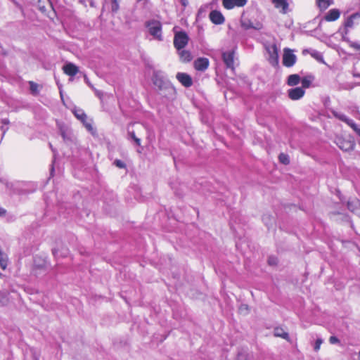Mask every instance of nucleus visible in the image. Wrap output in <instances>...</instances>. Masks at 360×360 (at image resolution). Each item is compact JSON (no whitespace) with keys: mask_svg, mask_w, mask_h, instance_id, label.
Returning a JSON list of instances; mask_svg holds the SVG:
<instances>
[{"mask_svg":"<svg viewBox=\"0 0 360 360\" xmlns=\"http://www.w3.org/2000/svg\"><path fill=\"white\" fill-rule=\"evenodd\" d=\"M146 26L148 28V32L153 37L154 39L158 41L162 40V25L160 22L158 20L148 21L146 24Z\"/></svg>","mask_w":360,"mask_h":360,"instance_id":"1","label":"nucleus"},{"mask_svg":"<svg viewBox=\"0 0 360 360\" xmlns=\"http://www.w3.org/2000/svg\"><path fill=\"white\" fill-rule=\"evenodd\" d=\"M266 50L269 54L268 60L273 65L276 66L278 64V49L275 44H271L266 46Z\"/></svg>","mask_w":360,"mask_h":360,"instance_id":"2","label":"nucleus"},{"mask_svg":"<svg viewBox=\"0 0 360 360\" xmlns=\"http://www.w3.org/2000/svg\"><path fill=\"white\" fill-rule=\"evenodd\" d=\"M188 41V37L185 32H176L174 38V47L180 51L184 48Z\"/></svg>","mask_w":360,"mask_h":360,"instance_id":"3","label":"nucleus"},{"mask_svg":"<svg viewBox=\"0 0 360 360\" xmlns=\"http://www.w3.org/2000/svg\"><path fill=\"white\" fill-rule=\"evenodd\" d=\"M72 111L75 116L83 123L86 129L89 131L94 133V129L91 125V122L87 120L86 115L84 110L79 108H75L72 109Z\"/></svg>","mask_w":360,"mask_h":360,"instance_id":"4","label":"nucleus"},{"mask_svg":"<svg viewBox=\"0 0 360 360\" xmlns=\"http://www.w3.org/2000/svg\"><path fill=\"white\" fill-rule=\"evenodd\" d=\"M335 143L344 151L352 150L354 146V142L351 138L347 139L342 136H338L335 139Z\"/></svg>","mask_w":360,"mask_h":360,"instance_id":"5","label":"nucleus"},{"mask_svg":"<svg viewBox=\"0 0 360 360\" xmlns=\"http://www.w3.org/2000/svg\"><path fill=\"white\" fill-rule=\"evenodd\" d=\"M297 60L296 56L292 53L290 49H284L283 56V64L285 67H292L294 65Z\"/></svg>","mask_w":360,"mask_h":360,"instance_id":"6","label":"nucleus"},{"mask_svg":"<svg viewBox=\"0 0 360 360\" xmlns=\"http://www.w3.org/2000/svg\"><path fill=\"white\" fill-rule=\"evenodd\" d=\"M291 2L290 0H272L274 7L282 14H286L290 11L289 5Z\"/></svg>","mask_w":360,"mask_h":360,"instance_id":"7","label":"nucleus"},{"mask_svg":"<svg viewBox=\"0 0 360 360\" xmlns=\"http://www.w3.org/2000/svg\"><path fill=\"white\" fill-rule=\"evenodd\" d=\"M235 53L233 51H225L222 53V59L227 68L234 70V58Z\"/></svg>","mask_w":360,"mask_h":360,"instance_id":"8","label":"nucleus"},{"mask_svg":"<svg viewBox=\"0 0 360 360\" xmlns=\"http://www.w3.org/2000/svg\"><path fill=\"white\" fill-rule=\"evenodd\" d=\"M209 18L214 25H222L225 22L224 16L217 10L212 11L209 14Z\"/></svg>","mask_w":360,"mask_h":360,"instance_id":"9","label":"nucleus"},{"mask_svg":"<svg viewBox=\"0 0 360 360\" xmlns=\"http://www.w3.org/2000/svg\"><path fill=\"white\" fill-rule=\"evenodd\" d=\"M304 89L301 87H295L288 90V96L291 100L296 101L302 98L304 95Z\"/></svg>","mask_w":360,"mask_h":360,"instance_id":"10","label":"nucleus"},{"mask_svg":"<svg viewBox=\"0 0 360 360\" xmlns=\"http://www.w3.org/2000/svg\"><path fill=\"white\" fill-rule=\"evenodd\" d=\"M209 60L207 58H198L194 61V68L198 71H205L209 67Z\"/></svg>","mask_w":360,"mask_h":360,"instance_id":"11","label":"nucleus"},{"mask_svg":"<svg viewBox=\"0 0 360 360\" xmlns=\"http://www.w3.org/2000/svg\"><path fill=\"white\" fill-rule=\"evenodd\" d=\"M176 79L186 87H189L193 84L191 77L186 73L178 72L176 74Z\"/></svg>","mask_w":360,"mask_h":360,"instance_id":"12","label":"nucleus"},{"mask_svg":"<svg viewBox=\"0 0 360 360\" xmlns=\"http://www.w3.org/2000/svg\"><path fill=\"white\" fill-rule=\"evenodd\" d=\"M340 16V11L337 8L329 10L324 16V20L328 22H332L338 20Z\"/></svg>","mask_w":360,"mask_h":360,"instance_id":"13","label":"nucleus"},{"mask_svg":"<svg viewBox=\"0 0 360 360\" xmlns=\"http://www.w3.org/2000/svg\"><path fill=\"white\" fill-rule=\"evenodd\" d=\"M241 26L245 30L255 29V30H259L262 29V25L261 23L257 22V23L254 24L248 18H243L241 20Z\"/></svg>","mask_w":360,"mask_h":360,"instance_id":"14","label":"nucleus"},{"mask_svg":"<svg viewBox=\"0 0 360 360\" xmlns=\"http://www.w3.org/2000/svg\"><path fill=\"white\" fill-rule=\"evenodd\" d=\"M64 72L69 76H75L79 71L78 68L73 63H68L63 66Z\"/></svg>","mask_w":360,"mask_h":360,"instance_id":"15","label":"nucleus"},{"mask_svg":"<svg viewBox=\"0 0 360 360\" xmlns=\"http://www.w3.org/2000/svg\"><path fill=\"white\" fill-rule=\"evenodd\" d=\"M348 209L352 212L360 214V201L358 200H354L347 202Z\"/></svg>","mask_w":360,"mask_h":360,"instance_id":"16","label":"nucleus"},{"mask_svg":"<svg viewBox=\"0 0 360 360\" xmlns=\"http://www.w3.org/2000/svg\"><path fill=\"white\" fill-rule=\"evenodd\" d=\"M274 334L276 337L281 338L284 340L290 341L289 334L282 328L277 327L274 329Z\"/></svg>","mask_w":360,"mask_h":360,"instance_id":"17","label":"nucleus"},{"mask_svg":"<svg viewBox=\"0 0 360 360\" xmlns=\"http://www.w3.org/2000/svg\"><path fill=\"white\" fill-rule=\"evenodd\" d=\"M300 82V77L297 75H290L288 77V84L289 86H296Z\"/></svg>","mask_w":360,"mask_h":360,"instance_id":"18","label":"nucleus"},{"mask_svg":"<svg viewBox=\"0 0 360 360\" xmlns=\"http://www.w3.org/2000/svg\"><path fill=\"white\" fill-rule=\"evenodd\" d=\"M33 1L42 12H45L46 10V5L50 4L49 0H33Z\"/></svg>","mask_w":360,"mask_h":360,"instance_id":"19","label":"nucleus"},{"mask_svg":"<svg viewBox=\"0 0 360 360\" xmlns=\"http://www.w3.org/2000/svg\"><path fill=\"white\" fill-rule=\"evenodd\" d=\"M316 5L320 10H326L330 5L333 4V0H316Z\"/></svg>","mask_w":360,"mask_h":360,"instance_id":"20","label":"nucleus"},{"mask_svg":"<svg viewBox=\"0 0 360 360\" xmlns=\"http://www.w3.org/2000/svg\"><path fill=\"white\" fill-rule=\"evenodd\" d=\"M356 18H360V13H356L352 14L349 18L347 19V20L345 22V26L346 27H352L354 25V20Z\"/></svg>","mask_w":360,"mask_h":360,"instance_id":"21","label":"nucleus"},{"mask_svg":"<svg viewBox=\"0 0 360 360\" xmlns=\"http://www.w3.org/2000/svg\"><path fill=\"white\" fill-rule=\"evenodd\" d=\"M179 56L181 58V60L183 62H188L191 60V53L186 50H181L179 51Z\"/></svg>","mask_w":360,"mask_h":360,"instance_id":"22","label":"nucleus"},{"mask_svg":"<svg viewBox=\"0 0 360 360\" xmlns=\"http://www.w3.org/2000/svg\"><path fill=\"white\" fill-rule=\"evenodd\" d=\"M309 53L317 61L322 63H325L323 55L321 52L316 51V50H311L309 52Z\"/></svg>","mask_w":360,"mask_h":360,"instance_id":"23","label":"nucleus"},{"mask_svg":"<svg viewBox=\"0 0 360 360\" xmlns=\"http://www.w3.org/2000/svg\"><path fill=\"white\" fill-rule=\"evenodd\" d=\"M8 121L6 119H4L0 122V131L1 132V138L4 136L8 129Z\"/></svg>","mask_w":360,"mask_h":360,"instance_id":"24","label":"nucleus"},{"mask_svg":"<svg viewBox=\"0 0 360 360\" xmlns=\"http://www.w3.org/2000/svg\"><path fill=\"white\" fill-rule=\"evenodd\" d=\"M222 5L226 9H232L236 6L234 0H222Z\"/></svg>","mask_w":360,"mask_h":360,"instance_id":"25","label":"nucleus"},{"mask_svg":"<svg viewBox=\"0 0 360 360\" xmlns=\"http://www.w3.org/2000/svg\"><path fill=\"white\" fill-rule=\"evenodd\" d=\"M7 266V257L0 249V266L2 269H6Z\"/></svg>","mask_w":360,"mask_h":360,"instance_id":"26","label":"nucleus"},{"mask_svg":"<svg viewBox=\"0 0 360 360\" xmlns=\"http://www.w3.org/2000/svg\"><path fill=\"white\" fill-rule=\"evenodd\" d=\"M153 80V84L155 86H157L160 88H161L164 82H163L162 79L159 77V75L158 73H155L154 75Z\"/></svg>","mask_w":360,"mask_h":360,"instance_id":"27","label":"nucleus"},{"mask_svg":"<svg viewBox=\"0 0 360 360\" xmlns=\"http://www.w3.org/2000/svg\"><path fill=\"white\" fill-rule=\"evenodd\" d=\"M301 81L302 87L303 89L309 88L311 84V79L310 77H304Z\"/></svg>","mask_w":360,"mask_h":360,"instance_id":"28","label":"nucleus"},{"mask_svg":"<svg viewBox=\"0 0 360 360\" xmlns=\"http://www.w3.org/2000/svg\"><path fill=\"white\" fill-rule=\"evenodd\" d=\"M347 124L360 136V128L357 127L352 120H348Z\"/></svg>","mask_w":360,"mask_h":360,"instance_id":"29","label":"nucleus"},{"mask_svg":"<svg viewBox=\"0 0 360 360\" xmlns=\"http://www.w3.org/2000/svg\"><path fill=\"white\" fill-rule=\"evenodd\" d=\"M347 124L360 136V128L357 127L352 120H348Z\"/></svg>","mask_w":360,"mask_h":360,"instance_id":"30","label":"nucleus"},{"mask_svg":"<svg viewBox=\"0 0 360 360\" xmlns=\"http://www.w3.org/2000/svg\"><path fill=\"white\" fill-rule=\"evenodd\" d=\"M30 91L33 94H37L39 93V85L34 82H30Z\"/></svg>","mask_w":360,"mask_h":360,"instance_id":"31","label":"nucleus"},{"mask_svg":"<svg viewBox=\"0 0 360 360\" xmlns=\"http://www.w3.org/2000/svg\"><path fill=\"white\" fill-rule=\"evenodd\" d=\"M278 158L280 162L284 165H288L290 162L289 156L285 153H281Z\"/></svg>","mask_w":360,"mask_h":360,"instance_id":"32","label":"nucleus"},{"mask_svg":"<svg viewBox=\"0 0 360 360\" xmlns=\"http://www.w3.org/2000/svg\"><path fill=\"white\" fill-rule=\"evenodd\" d=\"M334 115L335 116V117L345 122V123H347L348 120H350L346 115H345L344 114H342L341 112H334Z\"/></svg>","mask_w":360,"mask_h":360,"instance_id":"33","label":"nucleus"},{"mask_svg":"<svg viewBox=\"0 0 360 360\" xmlns=\"http://www.w3.org/2000/svg\"><path fill=\"white\" fill-rule=\"evenodd\" d=\"M323 343V340L321 338H317L314 345V349L315 352H318L320 349L321 345Z\"/></svg>","mask_w":360,"mask_h":360,"instance_id":"34","label":"nucleus"},{"mask_svg":"<svg viewBox=\"0 0 360 360\" xmlns=\"http://www.w3.org/2000/svg\"><path fill=\"white\" fill-rule=\"evenodd\" d=\"M129 135L131 139L134 140V141L138 146L141 145V139L136 136L135 133L134 131L129 132Z\"/></svg>","mask_w":360,"mask_h":360,"instance_id":"35","label":"nucleus"},{"mask_svg":"<svg viewBox=\"0 0 360 360\" xmlns=\"http://www.w3.org/2000/svg\"><path fill=\"white\" fill-rule=\"evenodd\" d=\"M235 4L238 7L243 6L246 4L247 0H234Z\"/></svg>","mask_w":360,"mask_h":360,"instance_id":"36","label":"nucleus"},{"mask_svg":"<svg viewBox=\"0 0 360 360\" xmlns=\"http://www.w3.org/2000/svg\"><path fill=\"white\" fill-rule=\"evenodd\" d=\"M78 1L84 6H87L88 4H89L91 6H93L92 0H78Z\"/></svg>","mask_w":360,"mask_h":360,"instance_id":"37","label":"nucleus"},{"mask_svg":"<svg viewBox=\"0 0 360 360\" xmlns=\"http://www.w3.org/2000/svg\"><path fill=\"white\" fill-rule=\"evenodd\" d=\"M114 164L119 168H124L125 167V164L120 160H116L114 162Z\"/></svg>","mask_w":360,"mask_h":360,"instance_id":"38","label":"nucleus"},{"mask_svg":"<svg viewBox=\"0 0 360 360\" xmlns=\"http://www.w3.org/2000/svg\"><path fill=\"white\" fill-rule=\"evenodd\" d=\"M236 360H248L245 354L239 353L237 356Z\"/></svg>","mask_w":360,"mask_h":360,"instance_id":"39","label":"nucleus"},{"mask_svg":"<svg viewBox=\"0 0 360 360\" xmlns=\"http://www.w3.org/2000/svg\"><path fill=\"white\" fill-rule=\"evenodd\" d=\"M112 1V9L113 11H116L118 8V0H111Z\"/></svg>","mask_w":360,"mask_h":360,"instance_id":"40","label":"nucleus"},{"mask_svg":"<svg viewBox=\"0 0 360 360\" xmlns=\"http://www.w3.org/2000/svg\"><path fill=\"white\" fill-rule=\"evenodd\" d=\"M329 342L331 344H335L339 342V340L335 336H331L329 339Z\"/></svg>","mask_w":360,"mask_h":360,"instance_id":"41","label":"nucleus"},{"mask_svg":"<svg viewBox=\"0 0 360 360\" xmlns=\"http://www.w3.org/2000/svg\"><path fill=\"white\" fill-rule=\"evenodd\" d=\"M61 135H62L64 141H66V140L69 139V136H68V134L66 133L65 131L61 130Z\"/></svg>","mask_w":360,"mask_h":360,"instance_id":"42","label":"nucleus"},{"mask_svg":"<svg viewBox=\"0 0 360 360\" xmlns=\"http://www.w3.org/2000/svg\"><path fill=\"white\" fill-rule=\"evenodd\" d=\"M6 214V210L0 207V216H4Z\"/></svg>","mask_w":360,"mask_h":360,"instance_id":"43","label":"nucleus"},{"mask_svg":"<svg viewBox=\"0 0 360 360\" xmlns=\"http://www.w3.org/2000/svg\"><path fill=\"white\" fill-rule=\"evenodd\" d=\"M269 264H275L274 259H273V258H269Z\"/></svg>","mask_w":360,"mask_h":360,"instance_id":"44","label":"nucleus"},{"mask_svg":"<svg viewBox=\"0 0 360 360\" xmlns=\"http://www.w3.org/2000/svg\"><path fill=\"white\" fill-rule=\"evenodd\" d=\"M354 77H360V74H359V73H354Z\"/></svg>","mask_w":360,"mask_h":360,"instance_id":"45","label":"nucleus"},{"mask_svg":"<svg viewBox=\"0 0 360 360\" xmlns=\"http://www.w3.org/2000/svg\"><path fill=\"white\" fill-rule=\"evenodd\" d=\"M53 253L54 255H56V250H53Z\"/></svg>","mask_w":360,"mask_h":360,"instance_id":"46","label":"nucleus"},{"mask_svg":"<svg viewBox=\"0 0 360 360\" xmlns=\"http://www.w3.org/2000/svg\"><path fill=\"white\" fill-rule=\"evenodd\" d=\"M359 359L360 360V352H359Z\"/></svg>","mask_w":360,"mask_h":360,"instance_id":"47","label":"nucleus"}]
</instances>
